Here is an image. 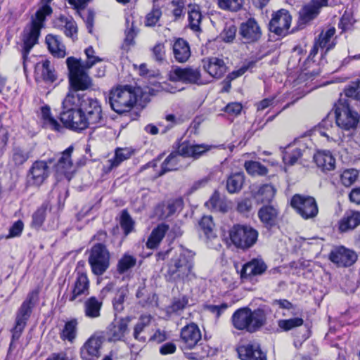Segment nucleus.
<instances>
[{"instance_id":"nucleus-17","label":"nucleus","mask_w":360,"mask_h":360,"mask_svg":"<svg viewBox=\"0 0 360 360\" xmlns=\"http://www.w3.org/2000/svg\"><path fill=\"white\" fill-rule=\"evenodd\" d=\"M69 81L70 79L69 78ZM71 89L69 90L63 101V110H72L82 108V103L87 98L85 94L79 93V91H84L86 89H79L74 86L70 82Z\"/></svg>"},{"instance_id":"nucleus-13","label":"nucleus","mask_w":360,"mask_h":360,"mask_svg":"<svg viewBox=\"0 0 360 360\" xmlns=\"http://www.w3.org/2000/svg\"><path fill=\"white\" fill-rule=\"evenodd\" d=\"M292 21V17L289 12L285 9H281L273 13L269 22V30L278 36H285L288 33Z\"/></svg>"},{"instance_id":"nucleus-46","label":"nucleus","mask_w":360,"mask_h":360,"mask_svg":"<svg viewBox=\"0 0 360 360\" xmlns=\"http://www.w3.org/2000/svg\"><path fill=\"white\" fill-rule=\"evenodd\" d=\"M201 20L202 14L199 8L196 6H189L188 21L191 29L195 32L200 31Z\"/></svg>"},{"instance_id":"nucleus-43","label":"nucleus","mask_w":360,"mask_h":360,"mask_svg":"<svg viewBox=\"0 0 360 360\" xmlns=\"http://www.w3.org/2000/svg\"><path fill=\"white\" fill-rule=\"evenodd\" d=\"M102 303L95 297H91L84 302L85 315L91 319L97 318L100 316V310Z\"/></svg>"},{"instance_id":"nucleus-39","label":"nucleus","mask_w":360,"mask_h":360,"mask_svg":"<svg viewBox=\"0 0 360 360\" xmlns=\"http://www.w3.org/2000/svg\"><path fill=\"white\" fill-rule=\"evenodd\" d=\"M49 50L56 57L64 58L66 55L65 47L60 41L58 37L53 34H48L46 37Z\"/></svg>"},{"instance_id":"nucleus-45","label":"nucleus","mask_w":360,"mask_h":360,"mask_svg":"<svg viewBox=\"0 0 360 360\" xmlns=\"http://www.w3.org/2000/svg\"><path fill=\"white\" fill-rule=\"evenodd\" d=\"M77 332V321L75 319L68 321L60 333V338L72 342Z\"/></svg>"},{"instance_id":"nucleus-26","label":"nucleus","mask_w":360,"mask_h":360,"mask_svg":"<svg viewBox=\"0 0 360 360\" xmlns=\"http://www.w3.org/2000/svg\"><path fill=\"white\" fill-rule=\"evenodd\" d=\"M360 225V212L349 210L338 221V229L342 233L354 230Z\"/></svg>"},{"instance_id":"nucleus-42","label":"nucleus","mask_w":360,"mask_h":360,"mask_svg":"<svg viewBox=\"0 0 360 360\" xmlns=\"http://www.w3.org/2000/svg\"><path fill=\"white\" fill-rule=\"evenodd\" d=\"M277 214L276 209L270 205L262 207L258 212L259 218L266 226L274 224Z\"/></svg>"},{"instance_id":"nucleus-56","label":"nucleus","mask_w":360,"mask_h":360,"mask_svg":"<svg viewBox=\"0 0 360 360\" xmlns=\"http://www.w3.org/2000/svg\"><path fill=\"white\" fill-rule=\"evenodd\" d=\"M303 323L304 321L302 318L296 317L289 319L280 320L278 321V326L281 329L288 331L296 327L301 326Z\"/></svg>"},{"instance_id":"nucleus-5","label":"nucleus","mask_w":360,"mask_h":360,"mask_svg":"<svg viewBox=\"0 0 360 360\" xmlns=\"http://www.w3.org/2000/svg\"><path fill=\"white\" fill-rule=\"evenodd\" d=\"M136 101L137 94L135 89L130 86H118L110 93L109 102L111 108L119 114L130 111Z\"/></svg>"},{"instance_id":"nucleus-27","label":"nucleus","mask_w":360,"mask_h":360,"mask_svg":"<svg viewBox=\"0 0 360 360\" xmlns=\"http://www.w3.org/2000/svg\"><path fill=\"white\" fill-rule=\"evenodd\" d=\"M327 1L328 0H311L300 11V20L302 23H307L316 18L319 13V9L327 5Z\"/></svg>"},{"instance_id":"nucleus-44","label":"nucleus","mask_w":360,"mask_h":360,"mask_svg":"<svg viewBox=\"0 0 360 360\" xmlns=\"http://www.w3.org/2000/svg\"><path fill=\"white\" fill-rule=\"evenodd\" d=\"M244 182V176L242 173H236L231 175L226 181V188L229 193H235L240 191Z\"/></svg>"},{"instance_id":"nucleus-49","label":"nucleus","mask_w":360,"mask_h":360,"mask_svg":"<svg viewBox=\"0 0 360 360\" xmlns=\"http://www.w3.org/2000/svg\"><path fill=\"white\" fill-rule=\"evenodd\" d=\"M29 158V153L26 150L15 147L13 149L10 162L17 167L23 165Z\"/></svg>"},{"instance_id":"nucleus-6","label":"nucleus","mask_w":360,"mask_h":360,"mask_svg":"<svg viewBox=\"0 0 360 360\" xmlns=\"http://www.w3.org/2000/svg\"><path fill=\"white\" fill-rule=\"evenodd\" d=\"M336 124L344 130L354 129L359 122V113L354 110L349 99L340 98L335 105Z\"/></svg>"},{"instance_id":"nucleus-4","label":"nucleus","mask_w":360,"mask_h":360,"mask_svg":"<svg viewBox=\"0 0 360 360\" xmlns=\"http://www.w3.org/2000/svg\"><path fill=\"white\" fill-rule=\"evenodd\" d=\"M52 8L50 6H41L32 17L31 23L23 31L22 58L25 60L32 47L37 44L46 17L50 15Z\"/></svg>"},{"instance_id":"nucleus-24","label":"nucleus","mask_w":360,"mask_h":360,"mask_svg":"<svg viewBox=\"0 0 360 360\" xmlns=\"http://www.w3.org/2000/svg\"><path fill=\"white\" fill-rule=\"evenodd\" d=\"M204 70L212 77L221 78L227 70V67L223 59L211 57L202 60Z\"/></svg>"},{"instance_id":"nucleus-10","label":"nucleus","mask_w":360,"mask_h":360,"mask_svg":"<svg viewBox=\"0 0 360 360\" xmlns=\"http://www.w3.org/2000/svg\"><path fill=\"white\" fill-rule=\"evenodd\" d=\"M82 112L89 128H96L104 124L101 105L96 98L87 97L82 103Z\"/></svg>"},{"instance_id":"nucleus-53","label":"nucleus","mask_w":360,"mask_h":360,"mask_svg":"<svg viewBox=\"0 0 360 360\" xmlns=\"http://www.w3.org/2000/svg\"><path fill=\"white\" fill-rule=\"evenodd\" d=\"M345 95L347 98L360 100V81L352 82L345 89Z\"/></svg>"},{"instance_id":"nucleus-1","label":"nucleus","mask_w":360,"mask_h":360,"mask_svg":"<svg viewBox=\"0 0 360 360\" xmlns=\"http://www.w3.org/2000/svg\"><path fill=\"white\" fill-rule=\"evenodd\" d=\"M84 52L86 56L85 61L73 57H69L66 60L70 82L74 86L79 89H88L91 86V80L86 71L96 63L103 60L95 56V51L92 46L86 48Z\"/></svg>"},{"instance_id":"nucleus-64","label":"nucleus","mask_w":360,"mask_h":360,"mask_svg":"<svg viewBox=\"0 0 360 360\" xmlns=\"http://www.w3.org/2000/svg\"><path fill=\"white\" fill-rule=\"evenodd\" d=\"M252 207V199L249 198H244L238 201L236 210L240 213H246L250 211Z\"/></svg>"},{"instance_id":"nucleus-2","label":"nucleus","mask_w":360,"mask_h":360,"mask_svg":"<svg viewBox=\"0 0 360 360\" xmlns=\"http://www.w3.org/2000/svg\"><path fill=\"white\" fill-rule=\"evenodd\" d=\"M266 322V314L260 309L252 310L249 307L237 309L231 316V323L238 330L253 333L262 328Z\"/></svg>"},{"instance_id":"nucleus-22","label":"nucleus","mask_w":360,"mask_h":360,"mask_svg":"<svg viewBox=\"0 0 360 360\" xmlns=\"http://www.w3.org/2000/svg\"><path fill=\"white\" fill-rule=\"evenodd\" d=\"M240 34L245 42L250 43L259 39L262 31L257 21L253 18H250L240 25Z\"/></svg>"},{"instance_id":"nucleus-55","label":"nucleus","mask_w":360,"mask_h":360,"mask_svg":"<svg viewBox=\"0 0 360 360\" xmlns=\"http://www.w3.org/2000/svg\"><path fill=\"white\" fill-rule=\"evenodd\" d=\"M199 225L208 238L214 236V233L213 232L214 224L211 216L202 217L199 222Z\"/></svg>"},{"instance_id":"nucleus-12","label":"nucleus","mask_w":360,"mask_h":360,"mask_svg":"<svg viewBox=\"0 0 360 360\" xmlns=\"http://www.w3.org/2000/svg\"><path fill=\"white\" fill-rule=\"evenodd\" d=\"M110 255L105 245L95 244L91 249L89 262L92 270H106L110 266Z\"/></svg>"},{"instance_id":"nucleus-50","label":"nucleus","mask_w":360,"mask_h":360,"mask_svg":"<svg viewBox=\"0 0 360 360\" xmlns=\"http://www.w3.org/2000/svg\"><path fill=\"white\" fill-rule=\"evenodd\" d=\"M245 0H218V6L221 9L236 12L240 10Z\"/></svg>"},{"instance_id":"nucleus-33","label":"nucleus","mask_w":360,"mask_h":360,"mask_svg":"<svg viewBox=\"0 0 360 360\" xmlns=\"http://www.w3.org/2000/svg\"><path fill=\"white\" fill-rule=\"evenodd\" d=\"M182 206L183 201L181 199L169 200L166 204H160L156 207L155 215L160 219H166L181 210Z\"/></svg>"},{"instance_id":"nucleus-3","label":"nucleus","mask_w":360,"mask_h":360,"mask_svg":"<svg viewBox=\"0 0 360 360\" xmlns=\"http://www.w3.org/2000/svg\"><path fill=\"white\" fill-rule=\"evenodd\" d=\"M210 148L211 146L205 144L181 143L178 148V151L170 153L162 162L159 175L162 176L167 172L181 168V161L183 158L191 157L197 159L208 151Z\"/></svg>"},{"instance_id":"nucleus-61","label":"nucleus","mask_w":360,"mask_h":360,"mask_svg":"<svg viewBox=\"0 0 360 360\" xmlns=\"http://www.w3.org/2000/svg\"><path fill=\"white\" fill-rule=\"evenodd\" d=\"M136 259L132 255L125 254L119 260L118 270H128L134 266Z\"/></svg>"},{"instance_id":"nucleus-60","label":"nucleus","mask_w":360,"mask_h":360,"mask_svg":"<svg viewBox=\"0 0 360 360\" xmlns=\"http://www.w3.org/2000/svg\"><path fill=\"white\" fill-rule=\"evenodd\" d=\"M126 24L127 29L125 31L124 44L126 46H130L134 44V39L136 35V32L134 29L133 22H131L129 17L126 18Z\"/></svg>"},{"instance_id":"nucleus-14","label":"nucleus","mask_w":360,"mask_h":360,"mask_svg":"<svg viewBox=\"0 0 360 360\" xmlns=\"http://www.w3.org/2000/svg\"><path fill=\"white\" fill-rule=\"evenodd\" d=\"M60 120L67 128L75 131H82L89 127L81 108L63 110Z\"/></svg>"},{"instance_id":"nucleus-18","label":"nucleus","mask_w":360,"mask_h":360,"mask_svg":"<svg viewBox=\"0 0 360 360\" xmlns=\"http://www.w3.org/2000/svg\"><path fill=\"white\" fill-rule=\"evenodd\" d=\"M330 260L339 268H346L352 265L357 259L356 253L344 247L333 250L330 255Z\"/></svg>"},{"instance_id":"nucleus-59","label":"nucleus","mask_w":360,"mask_h":360,"mask_svg":"<svg viewBox=\"0 0 360 360\" xmlns=\"http://www.w3.org/2000/svg\"><path fill=\"white\" fill-rule=\"evenodd\" d=\"M120 226L126 235L129 233L133 229L134 221L126 210H123L122 212L120 217Z\"/></svg>"},{"instance_id":"nucleus-40","label":"nucleus","mask_w":360,"mask_h":360,"mask_svg":"<svg viewBox=\"0 0 360 360\" xmlns=\"http://www.w3.org/2000/svg\"><path fill=\"white\" fill-rule=\"evenodd\" d=\"M194 253L190 250H183L179 256L173 260L174 266L176 269L183 270H191L193 268Z\"/></svg>"},{"instance_id":"nucleus-31","label":"nucleus","mask_w":360,"mask_h":360,"mask_svg":"<svg viewBox=\"0 0 360 360\" xmlns=\"http://www.w3.org/2000/svg\"><path fill=\"white\" fill-rule=\"evenodd\" d=\"M304 150V144H302L300 141L289 145L283 153V160L284 163L288 165H293L302 155Z\"/></svg>"},{"instance_id":"nucleus-29","label":"nucleus","mask_w":360,"mask_h":360,"mask_svg":"<svg viewBox=\"0 0 360 360\" xmlns=\"http://www.w3.org/2000/svg\"><path fill=\"white\" fill-rule=\"evenodd\" d=\"M173 56L178 63H186L191 55V48L187 41L182 38L174 40L172 44Z\"/></svg>"},{"instance_id":"nucleus-48","label":"nucleus","mask_w":360,"mask_h":360,"mask_svg":"<svg viewBox=\"0 0 360 360\" xmlns=\"http://www.w3.org/2000/svg\"><path fill=\"white\" fill-rule=\"evenodd\" d=\"M264 271H236V274L239 278V281H235L234 284L252 283L257 282V276L262 275Z\"/></svg>"},{"instance_id":"nucleus-34","label":"nucleus","mask_w":360,"mask_h":360,"mask_svg":"<svg viewBox=\"0 0 360 360\" xmlns=\"http://www.w3.org/2000/svg\"><path fill=\"white\" fill-rule=\"evenodd\" d=\"M314 160L323 171H331L335 169V159L329 151H318L314 155Z\"/></svg>"},{"instance_id":"nucleus-52","label":"nucleus","mask_w":360,"mask_h":360,"mask_svg":"<svg viewBox=\"0 0 360 360\" xmlns=\"http://www.w3.org/2000/svg\"><path fill=\"white\" fill-rule=\"evenodd\" d=\"M244 166L246 171L252 175H264L267 173L266 167L259 162L247 161Z\"/></svg>"},{"instance_id":"nucleus-32","label":"nucleus","mask_w":360,"mask_h":360,"mask_svg":"<svg viewBox=\"0 0 360 360\" xmlns=\"http://www.w3.org/2000/svg\"><path fill=\"white\" fill-rule=\"evenodd\" d=\"M55 27L63 30L65 34L75 39L77 33V26L75 21L70 16L60 15L54 22Z\"/></svg>"},{"instance_id":"nucleus-19","label":"nucleus","mask_w":360,"mask_h":360,"mask_svg":"<svg viewBox=\"0 0 360 360\" xmlns=\"http://www.w3.org/2000/svg\"><path fill=\"white\" fill-rule=\"evenodd\" d=\"M49 175V169L46 162L35 161L30 169L27 176L30 184L39 186Z\"/></svg>"},{"instance_id":"nucleus-16","label":"nucleus","mask_w":360,"mask_h":360,"mask_svg":"<svg viewBox=\"0 0 360 360\" xmlns=\"http://www.w3.org/2000/svg\"><path fill=\"white\" fill-rule=\"evenodd\" d=\"M103 342L101 336L96 335L91 336L81 347V358L83 360H94L100 357Z\"/></svg>"},{"instance_id":"nucleus-51","label":"nucleus","mask_w":360,"mask_h":360,"mask_svg":"<svg viewBox=\"0 0 360 360\" xmlns=\"http://www.w3.org/2000/svg\"><path fill=\"white\" fill-rule=\"evenodd\" d=\"M359 172L355 169H345L340 174L341 183L346 187L352 186L357 179Z\"/></svg>"},{"instance_id":"nucleus-25","label":"nucleus","mask_w":360,"mask_h":360,"mask_svg":"<svg viewBox=\"0 0 360 360\" xmlns=\"http://www.w3.org/2000/svg\"><path fill=\"white\" fill-rule=\"evenodd\" d=\"M89 282L86 275L84 273H79L75 282L72 294L69 297V301L82 302L83 297L89 295Z\"/></svg>"},{"instance_id":"nucleus-7","label":"nucleus","mask_w":360,"mask_h":360,"mask_svg":"<svg viewBox=\"0 0 360 360\" xmlns=\"http://www.w3.org/2000/svg\"><path fill=\"white\" fill-rule=\"evenodd\" d=\"M37 295L38 292L37 290L30 292L26 300L23 302L20 307L16 316L15 326L12 330V338L13 340H17L20 338L30 316L32 308L37 298Z\"/></svg>"},{"instance_id":"nucleus-38","label":"nucleus","mask_w":360,"mask_h":360,"mask_svg":"<svg viewBox=\"0 0 360 360\" xmlns=\"http://www.w3.org/2000/svg\"><path fill=\"white\" fill-rule=\"evenodd\" d=\"M168 230V225L165 224H159L152 231L146 243L147 248L149 249H154L157 248Z\"/></svg>"},{"instance_id":"nucleus-11","label":"nucleus","mask_w":360,"mask_h":360,"mask_svg":"<svg viewBox=\"0 0 360 360\" xmlns=\"http://www.w3.org/2000/svg\"><path fill=\"white\" fill-rule=\"evenodd\" d=\"M172 82H181L185 84L203 85L200 70L193 67L173 68L169 75Z\"/></svg>"},{"instance_id":"nucleus-15","label":"nucleus","mask_w":360,"mask_h":360,"mask_svg":"<svg viewBox=\"0 0 360 360\" xmlns=\"http://www.w3.org/2000/svg\"><path fill=\"white\" fill-rule=\"evenodd\" d=\"M73 151L74 146H70L60 153L55 165L56 173L64 175L68 181L71 179L74 171V165L71 158Z\"/></svg>"},{"instance_id":"nucleus-57","label":"nucleus","mask_w":360,"mask_h":360,"mask_svg":"<svg viewBox=\"0 0 360 360\" xmlns=\"http://www.w3.org/2000/svg\"><path fill=\"white\" fill-rule=\"evenodd\" d=\"M267 266L262 258L257 257L243 265L241 270H266Z\"/></svg>"},{"instance_id":"nucleus-47","label":"nucleus","mask_w":360,"mask_h":360,"mask_svg":"<svg viewBox=\"0 0 360 360\" xmlns=\"http://www.w3.org/2000/svg\"><path fill=\"white\" fill-rule=\"evenodd\" d=\"M188 297L183 295L179 297L174 298L171 304L167 308L169 313L179 314L188 305Z\"/></svg>"},{"instance_id":"nucleus-35","label":"nucleus","mask_w":360,"mask_h":360,"mask_svg":"<svg viewBox=\"0 0 360 360\" xmlns=\"http://www.w3.org/2000/svg\"><path fill=\"white\" fill-rule=\"evenodd\" d=\"M132 155V150L128 148H117L115 150L113 158L107 161L104 165V169L106 172H110L112 169L118 167L123 161L129 159Z\"/></svg>"},{"instance_id":"nucleus-20","label":"nucleus","mask_w":360,"mask_h":360,"mask_svg":"<svg viewBox=\"0 0 360 360\" xmlns=\"http://www.w3.org/2000/svg\"><path fill=\"white\" fill-rule=\"evenodd\" d=\"M238 357L241 360H267L266 354L258 343H248L237 348Z\"/></svg>"},{"instance_id":"nucleus-54","label":"nucleus","mask_w":360,"mask_h":360,"mask_svg":"<svg viewBox=\"0 0 360 360\" xmlns=\"http://www.w3.org/2000/svg\"><path fill=\"white\" fill-rule=\"evenodd\" d=\"M237 28L233 23H226L219 37L225 42H231L236 37Z\"/></svg>"},{"instance_id":"nucleus-62","label":"nucleus","mask_w":360,"mask_h":360,"mask_svg":"<svg viewBox=\"0 0 360 360\" xmlns=\"http://www.w3.org/2000/svg\"><path fill=\"white\" fill-rule=\"evenodd\" d=\"M46 217V208L39 207L32 215V226L39 229L44 223Z\"/></svg>"},{"instance_id":"nucleus-8","label":"nucleus","mask_w":360,"mask_h":360,"mask_svg":"<svg viewBox=\"0 0 360 360\" xmlns=\"http://www.w3.org/2000/svg\"><path fill=\"white\" fill-rule=\"evenodd\" d=\"M230 238L238 248H249L257 241V231L249 226L237 224L230 231Z\"/></svg>"},{"instance_id":"nucleus-30","label":"nucleus","mask_w":360,"mask_h":360,"mask_svg":"<svg viewBox=\"0 0 360 360\" xmlns=\"http://www.w3.org/2000/svg\"><path fill=\"white\" fill-rule=\"evenodd\" d=\"M37 79H42L46 82L53 83L56 79L54 68L48 60H43L35 65Z\"/></svg>"},{"instance_id":"nucleus-36","label":"nucleus","mask_w":360,"mask_h":360,"mask_svg":"<svg viewBox=\"0 0 360 360\" xmlns=\"http://www.w3.org/2000/svg\"><path fill=\"white\" fill-rule=\"evenodd\" d=\"M275 188L271 184H264L257 191H252V196L258 203L270 202L276 194Z\"/></svg>"},{"instance_id":"nucleus-37","label":"nucleus","mask_w":360,"mask_h":360,"mask_svg":"<svg viewBox=\"0 0 360 360\" xmlns=\"http://www.w3.org/2000/svg\"><path fill=\"white\" fill-rule=\"evenodd\" d=\"M335 28L332 27L326 30H323L319 35V38L316 40L321 49H326L328 51L333 49L335 44Z\"/></svg>"},{"instance_id":"nucleus-63","label":"nucleus","mask_w":360,"mask_h":360,"mask_svg":"<svg viewBox=\"0 0 360 360\" xmlns=\"http://www.w3.org/2000/svg\"><path fill=\"white\" fill-rule=\"evenodd\" d=\"M150 321V316H141L139 322L135 326L134 336L136 339H139V334L142 332L143 328L149 324Z\"/></svg>"},{"instance_id":"nucleus-28","label":"nucleus","mask_w":360,"mask_h":360,"mask_svg":"<svg viewBox=\"0 0 360 360\" xmlns=\"http://www.w3.org/2000/svg\"><path fill=\"white\" fill-rule=\"evenodd\" d=\"M338 127L333 126L332 120L328 117L323 120L320 123V134L327 138L328 141H333L340 145L342 136L339 132Z\"/></svg>"},{"instance_id":"nucleus-23","label":"nucleus","mask_w":360,"mask_h":360,"mask_svg":"<svg viewBox=\"0 0 360 360\" xmlns=\"http://www.w3.org/2000/svg\"><path fill=\"white\" fill-rule=\"evenodd\" d=\"M127 319H121L111 323L106 330V338L109 342L122 340L128 330Z\"/></svg>"},{"instance_id":"nucleus-41","label":"nucleus","mask_w":360,"mask_h":360,"mask_svg":"<svg viewBox=\"0 0 360 360\" xmlns=\"http://www.w3.org/2000/svg\"><path fill=\"white\" fill-rule=\"evenodd\" d=\"M41 115L44 127L56 131H60L63 129L60 124L51 115L49 106L45 105L41 108Z\"/></svg>"},{"instance_id":"nucleus-58","label":"nucleus","mask_w":360,"mask_h":360,"mask_svg":"<svg viewBox=\"0 0 360 360\" xmlns=\"http://www.w3.org/2000/svg\"><path fill=\"white\" fill-rule=\"evenodd\" d=\"M161 15L162 11H160V8L156 7L154 5L152 11L146 16V25L148 27L155 26L159 21Z\"/></svg>"},{"instance_id":"nucleus-21","label":"nucleus","mask_w":360,"mask_h":360,"mask_svg":"<svg viewBox=\"0 0 360 360\" xmlns=\"http://www.w3.org/2000/svg\"><path fill=\"white\" fill-rule=\"evenodd\" d=\"M202 335L198 326L192 323L184 326L181 331V340L186 349H192L201 340Z\"/></svg>"},{"instance_id":"nucleus-9","label":"nucleus","mask_w":360,"mask_h":360,"mask_svg":"<svg viewBox=\"0 0 360 360\" xmlns=\"http://www.w3.org/2000/svg\"><path fill=\"white\" fill-rule=\"evenodd\" d=\"M290 205L304 219H313L319 213L317 202L312 196L295 194L291 198Z\"/></svg>"}]
</instances>
